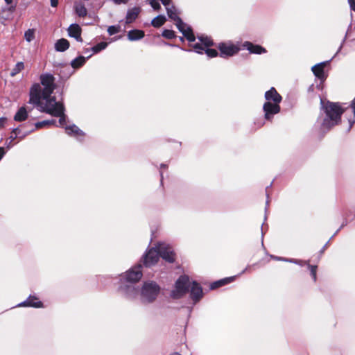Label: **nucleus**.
I'll use <instances>...</instances> for the list:
<instances>
[{
    "label": "nucleus",
    "instance_id": "f257e3e1",
    "mask_svg": "<svg viewBox=\"0 0 355 355\" xmlns=\"http://www.w3.org/2000/svg\"><path fill=\"white\" fill-rule=\"evenodd\" d=\"M40 79L43 89L39 83H35L31 87L29 94L28 103L34 105L37 109L48 105L53 99L56 101L55 97L51 96L55 89V77L51 73H45L40 75Z\"/></svg>",
    "mask_w": 355,
    "mask_h": 355
},
{
    "label": "nucleus",
    "instance_id": "f03ea898",
    "mask_svg": "<svg viewBox=\"0 0 355 355\" xmlns=\"http://www.w3.org/2000/svg\"><path fill=\"white\" fill-rule=\"evenodd\" d=\"M320 114L315 125L318 128L320 132L325 133L340 122L345 109L339 103L331 102L323 98L320 99Z\"/></svg>",
    "mask_w": 355,
    "mask_h": 355
},
{
    "label": "nucleus",
    "instance_id": "7ed1b4c3",
    "mask_svg": "<svg viewBox=\"0 0 355 355\" xmlns=\"http://www.w3.org/2000/svg\"><path fill=\"white\" fill-rule=\"evenodd\" d=\"M41 112L49 114L55 117H59L58 123L64 127L66 124L67 116L65 115V107L62 102L54 101L49 103L48 105H43L41 108L37 109Z\"/></svg>",
    "mask_w": 355,
    "mask_h": 355
},
{
    "label": "nucleus",
    "instance_id": "20e7f679",
    "mask_svg": "<svg viewBox=\"0 0 355 355\" xmlns=\"http://www.w3.org/2000/svg\"><path fill=\"white\" fill-rule=\"evenodd\" d=\"M160 293V286L154 281L148 280L144 282L141 289V300L144 303H153Z\"/></svg>",
    "mask_w": 355,
    "mask_h": 355
},
{
    "label": "nucleus",
    "instance_id": "39448f33",
    "mask_svg": "<svg viewBox=\"0 0 355 355\" xmlns=\"http://www.w3.org/2000/svg\"><path fill=\"white\" fill-rule=\"evenodd\" d=\"M190 282L187 275H181L175 282L171 296L174 299L182 297L189 291Z\"/></svg>",
    "mask_w": 355,
    "mask_h": 355
},
{
    "label": "nucleus",
    "instance_id": "423d86ee",
    "mask_svg": "<svg viewBox=\"0 0 355 355\" xmlns=\"http://www.w3.org/2000/svg\"><path fill=\"white\" fill-rule=\"evenodd\" d=\"M142 266L138 263L130 268L125 272L120 275L121 281H127L129 283L137 284L142 277Z\"/></svg>",
    "mask_w": 355,
    "mask_h": 355
},
{
    "label": "nucleus",
    "instance_id": "0eeeda50",
    "mask_svg": "<svg viewBox=\"0 0 355 355\" xmlns=\"http://www.w3.org/2000/svg\"><path fill=\"white\" fill-rule=\"evenodd\" d=\"M119 293L124 297L128 300L135 298L139 293V288L136 284L129 283L127 281H121L119 279Z\"/></svg>",
    "mask_w": 355,
    "mask_h": 355
},
{
    "label": "nucleus",
    "instance_id": "6e6552de",
    "mask_svg": "<svg viewBox=\"0 0 355 355\" xmlns=\"http://www.w3.org/2000/svg\"><path fill=\"white\" fill-rule=\"evenodd\" d=\"M221 58L232 57L239 53L240 48L231 42H220L218 45Z\"/></svg>",
    "mask_w": 355,
    "mask_h": 355
},
{
    "label": "nucleus",
    "instance_id": "1a4fd4ad",
    "mask_svg": "<svg viewBox=\"0 0 355 355\" xmlns=\"http://www.w3.org/2000/svg\"><path fill=\"white\" fill-rule=\"evenodd\" d=\"M157 246L159 257H162L168 263H173L175 261V254L171 245L166 243H159Z\"/></svg>",
    "mask_w": 355,
    "mask_h": 355
},
{
    "label": "nucleus",
    "instance_id": "9d476101",
    "mask_svg": "<svg viewBox=\"0 0 355 355\" xmlns=\"http://www.w3.org/2000/svg\"><path fill=\"white\" fill-rule=\"evenodd\" d=\"M281 110L279 103H272V102H265L263 105L264 119L266 121H271L274 116L278 114Z\"/></svg>",
    "mask_w": 355,
    "mask_h": 355
},
{
    "label": "nucleus",
    "instance_id": "9b49d317",
    "mask_svg": "<svg viewBox=\"0 0 355 355\" xmlns=\"http://www.w3.org/2000/svg\"><path fill=\"white\" fill-rule=\"evenodd\" d=\"M159 259L158 246L152 248L143 256V263L146 267L154 266Z\"/></svg>",
    "mask_w": 355,
    "mask_h": 355
},
{
    "label": "nucleus",
    "instance_id": "f8f14e48",
    "mask_svg": "<svg viewBox=\"0 0 355 355\" xmlns=\"http://www.w3.org/2000/svg\"><path fill=\"white\" fill-rule=\"evenodd\" d=\"M190 297L196 304L200 301L203 296V291L202 286L196 281L190 284Z\"/></svg>",
    "mask_w": 355,
    "mask_h": 355
},
{
    "label": "nucleus",
    "instance_id": "ddd939ff",
    "mask_svg": "<svg viewBox=\"0 0 355 355\" xmlns=\"http://www.w3.org/2000/svg\"><path fill=\"white\" fill-rule=\"evenodd\" d=\"M17 306L42 308L43 303L39 300L37 296L31 295L26 300L18 304Z\"/></svg>",
    "mask_w": 355,
    "mask_h": 355
},
{
    "label": "nucleus",
    "instance_id": "4468645a",
    "mask_svg": "<svg viewBox=\"0 0 355 355\" xmlns=\"http://www.w3.org/2000/svg\"><path fill=\"white\" fill-rule=\"evenodd\" d=\"M331 60L332 59L327 62H320L311 67V70L313 74L322 82H323L327 78L324 73V68Z\"/></svg>",
    "mask_w": 355,
    "mask_h": 355
},
{
    "label": "nucleus",
    "instance_id": "2eb2a0df",
    "mask_svg": "<svg viewBox=\"0 0 355 355\" xmlns=\"http://www.w3.org/2000/svg\"><path fill=\"white\" fill-rule=\"evenodd\" d=\"M242 47L247 49L250 53L261 55L266 53V49L263 46L254 44L253 43L246 41L242 44Z\"/></svg>",
    "mask_w": 355,
    "mask_h": 355
},
{
    "label": "nucleus",
    "instance_id": "dca6fc26",
    "mask_svg": "<svg viewBox=\"0 0 355 355\" xmlns=\"http://www.w3.org/2000/svg\"><path fill=\"white\" fill-rule=\"evenodd\" d=\"M264 97L266 102H272V103H280L282 101V96L277 92L275 87H271L266 92Z\"/></svg>",
    "mask_w": 355,
    "mask_h": 355
},
{
    "label": "nucleus",
    "instance_id": "f3484780",
    "mask_svg": "<svg viewBox=\"0 0 355 355\" xmlns=\"http://www.w3.org/2000/svg\"><path fill=\"white\" fill-rule=\"evenodd\" d=\"M66 133L71 137H75L80 141H83L84 132L75 124L64 126Z\"/></svg>",
    "mask_w": 355,
    "mask_h": 355
},
{
    "label": "nucleus",
    "instance_id": "a211bd4d",
    "mask_svg": "<svg viewBox=\"0 0 355 355\" xmlns=\"http://www.w3.org/2000/svg\"><path fill=\"white\" fill-rule=\"evenodd\" d=\"M68 35L71 37H73L76 41L82 42L83 39L81 37V28L77 24H72L69 26L67 29Z\"/></svg>",
    "mask_w": 355,
    "mask_h": 355
},
{
    "label": "nucleus",
    "instance_id": "6ab92c4d",
    "mask_svg": "<svg viewBox=\"0 0 355 355\" xmlns=\"http://www.w3.org/2000/svg\"><path fill=\"white\" fill-rule=\"evenodd\" d=\"M140 12V8L138 7H134L130 8L127 11L125 17V23L131 24L136 20Z\"/></svg>",
    "mask_w": 355,
    "mask_h": 355
},
{
    "label": "nucleus",
    "instance_id": "aec40b11",
    "mask_svg": "<svg viewBox=\"0 0 355 355\" xmlns=\"http://www.w3.org/2000/svg\"><path fill=\"white\" fill-rule=\"evenodd\" d=\"M144 36V31L139 29L130 30L127 35L128 39L130 41H137L142 39Z\"/></svg>",
    "mask_w": 355,
    "mask_h": 355
},
{
    "label": "nucleus",
    "instance_id": "412c9836",
    "mask_svg": "<svg viewBox=\"0 0 355 355\" xmlns=\"http://www.w3.org/2000/svg\"><path fill=\"white\" fill-rule=\"evenodd\" d=\"M92 55V54L89 55L87 57L79 55L77 58H76L75 59L72 60L71 61L70 64L72 68H73L75 69H78V68L81 67L82 66H83L85 64L86 60L88 58H89Z\"/></svg>",
    "mask_w": 355,
    "mask_h": 355
},
{
    "label": "nucleus",
    "instance_id": "4be33fe9",
    "mask_svg": "<svg viewBox=\"0 0 355 355\" xmlns=\"http://www.w3.org/2000/svg\"><path fill=\"white\" fill-rule=\"evenodd\" d=\"M236 277V276H232L230 277H225L220 280L216 281L210 285V289L214 290L220 286H223L225 284L231 283L235 279Z\"/></svg>",
    "mask_w": 355,
    "mask_h": 355
},
{
    "label": "nucleus",
    "instance_id": "5701e85b",
    "mask_svg": "<svg viewBox=\"0 0 355 355\" xmlns=\"http://www.w3.org/2000/svg\"><path fill=\"white\" fill-rule=\"evenodd\" d=\"M28 112L25 107H21L14 116V120L17 122H22L27 119Z\"/></svg>",
    "mask_w": 355,
    "mask_h": 355
},
{
    "label": "nucleus",
    "instance_id": "b1692460",
    "mask_svg": "<svg viewBox=\"0 0 355 355\" xmlns=\"http://www.w3.org/2000/svg\"><path fill=\"white\" fill-rule=\"evenodd\" d=\"M69 47V42L67 39L61 38L55 43V49L58 52H64Z\"/></svg>",
    "mask_w": 355,
    "mask_h": 355
},
{
    "label": "nucleus",
    "instance_id": "393cba45",
    "mask_svg": "<svg viewBox=\"0 0 355 355\" xmlns=\"http://www.w3.org/2000/svg\"><path fill=\"white\" fill-rule=\"evenodd\" d=\"M167 15L168 17L176 22H178L179 24L181 23V18L178 16L177 10L175 6H168L166 8Z\"/></svg>",
    "mask_w": 355,
    "mask_h": 355
},
{
    "label": "nucleus",
    "instance_id": "a878e982",
    "mask_svg": "<svg viewBox=\"0 0 355 355\" xmlns=\"http://www.w3.org/2000/svg\"><path fill=\"white\" fill-rule=\"evenodd\" d=\"M74 10L76 14L80 17H84L87 15V10L84 3L79 2L76 3L74 5Z\"/></svg>",
    "mask_w": 355,
    "mask_h": 355
},
{
    "label": "nucleus",
    "instance_id": "bb28decb",
    "mask_svg": "<svg viewBox=\"0 0 355 355\" xmlns=\"http://www.w3.org/2000/svg\"><path fill=\"white\" fill-rule=\"evenodd\" d=\"M53 125L56 127L58 126L57 121L55 119H51V120H44L42 121H38L34 124L35 128H33L35 130V129L42 128L46 125Z\"/></svg>",
    "mask_w": 355,
    "mask_h": 355
},
{
    "label": "nucleus",
    "instance_id": "cd10ccee",
    "mask_svg": "<svg viewBox=\"0 0 355 355\" xmlns=\"http://www.w3.org/2000/svg\"><path fill=\"white\" fill-rule=\"evenodd\" d=\"M166 19L164 15H158L155 17L151 21V24L155 28H159L162 26L166 21Z\"/></svg>",
    "mask_w": 355,
    "mask_h": 355
},
{
    "label": "nucleus",
    "instance_id": "c85d7f7f",
    "mask_svg": "<svg viewBox=\"0 0 355 355\" xmlns=\"http://www.w3.org/2000/svg\"><path fill=\"white\" fill-rule=\"evenodd\" d=\"M107 46V44L106 42H101L90 49H87V51H92V54H95L105 49Z\"/></svg>",
    "mask_w": 355,
    "mask_h": 355
},
{
    "label": "nucleus",
    "instance_id": "c756f323",
    "mask_svg": "<svg viewBox=\"0 0 355 355\" xmlns=\"http://www.w3.org/2000/svg\"><path fill=\"white\" fill-rule=\"evenodd\" d=\"M24 69V64L23 62H18L10 71V76H15Z\"/></svg>",
    "mask_w": 355,
    "mask_h": 355
},
{
    "label": "nucleus",
    "instance_id": "7c9ffc66",
    "mask_svg": "<svg viewBox=\"0 0 355 355\" xmlns=\"http://www.w3.org/2000/svg\"><path fill=\"white\" fill-rule=\"evenodd\" d=\"M184 37L190 42H195L196 37L191 26H187V33H184Z\"/></svg>",
    "mask_w": 355,
    "mask_h": 355
},
{
    "label": "nucleus",
    "instance_id": "2f4dec72",
    "mask_svg": "<svg viewBox=\"0 0 355 355\" xmlns=\"http://www.w3.org/2000/svg\"><path fill=\"white\" fill-rule=\"evenodd\" d=\"M307 267L310 270L313 282H315L317 280V266L310 265L309 263H307Z\"/></svg>",
    "mask_w": 355,
    "mask_h": 355
},
{
    "label": "nucleus",
    "instance_id": "473e14b6",
    "mask_svg": "<svg viewBox=\"0 0 355 355\" xmlns=\"http://www.w3.org/2000/svg\"><path fill=\"white\" fill-rule=\"evenodd\" d=\"M200 42L202 43V44L204 45L205 47H209L213 44V42L211 40L207 37L204 36H198V37Z\"/></svg>",
    "mask_w": 355,
    "mask_h": 355
},
{
    "label": "nucleus",
    "instance_id": "72a5a7b5",
    "mask_svg": "<svg viewBox=\"0 0 355 355\" xmlns=\"http://www.w3.org/2000/svg\"><path fill=\"white\" fill-rule=\"evenodd\" d=\"M162 35L166 39H173L176 37L175 32L169 29H164Z\"/></svg>",
    "mask_w": 355,
    "mask_h": 355
},
{
    "label": "nucleus",
    "instance_id": "f704fd0d",
    "mask_svg": "<svg viewBox=\"0 0 355 355\" xmlns=\"http://www.w3.org/2000/svg\"><path fill=\"white\" fill-rule=\"evenodd\" d=\"M121 30V27L119 25H112L110 26L107 28V33L110 35H113L114 34L118 33Z\"/></svg>",
    "mask_w": 355,
    "mask_h": 355
},
{
    "label": "nucleus",
    "instance_id": "c9c22d12",
    "mask_svg": "<svg viewBox=\"0 0 355 355\" xmlns=\"http://www.w3.org/2000/svg\"><path fill=\"white\" fill-rule=\"evenodd\" d=\"M175 25L179 30L180 32L184 35V33H187V26H189L187 24L184 23L181 19V23L179 24L178 22L175 23Z\"/></svg>",
    "mask_w": 355,
    "mask_h": 355
},
{
    "label": "nucleus",
    "instance_id": "e433bc0d",
    "mask_svg": "<svg viewBox=\"0 0 355 355\" xmlns=\"http://www.w3.org/2000/svg\"><path fill=\"white\" fill-rule=\"evenodd\" d=\"M35 131L34 128H31L26 131H22L20 128L19 129V131H17V137L20 139H23L26 136H28L29 134Z\"/></svg>",
    "mask_w": 355,
    "mask_h": 355
},
{
    "label": "nucleus",
    "instance_id": "4c0bfd02",
    "mask_svg": "<svg viewBox=\"0 0 355 355\" xmlns=\"http://www.w3.org/2000/svg\"><path fill=\"white\" fill-rule=\"evenodd\" d=\"M351 29H352V24H350V25H349V28H348V29H347V32H346L345 36V37H344V39H343V42H342V43H341V44H340V46H339V48H338V49L337 52L336 53V54H335L334 57H335L336 55H337L339 53H340V52H341V50H342V49H343V44H344V43H345V42L346 38H347V37H349V35H350V31H351Z\"/></svg>",
    "mask_w": 355,
    "mask_h": 355
},
{
    "label": "nucleus",
    "instance_id": "58836bf2",
    "mask_svg": "<svg viewBox=\"0 0 355 355\" xmlns=\"http://www.w3.org/2000/svg\"><path fill=\"white\" fill-rule=\"evenodd\" d=\"M203 44L200 43H196L192 46L197 53L202 54L204 51H205V47L202 46Z\"/></svg>",
    "mask_w": 355,
    "mask_h": 355
},
{
    "label": "nucleus",
    "instance_id": "ea45409f",
    "mask_svg": "<svg viewBox=\"0 0 355 355\" xmlns=\"http://www.w3.org/2000/svg\"><path fill=\"white\" fill-rule=\"evenodd\" d=\"M205 53L209 58H215L218 55V53L216 49H209L208 47L205 49Z\"/></svg>",
    "mask_w": 355,
    "mask_h": 355
},
{
    "label": "nucleus",
    "instance_id": "a19ab883",
    "mask_svg": "<svg viewBox=\"0 0 355 355\" xmlns=\"http://www.w3.org/2000/svg\"><path fill=\"white\" fill-rule=\"evenodd\" d=\"M288 262L293 263L299 265L300 266H303L305 265L307 266V263H309V261H303V260L295 259H291V260H288Z\"/></svg>",
    "mask_w": 355,
    "mask_h": 355
},
{
    "label": "nucleus",
    "instance_id": "79ce46f5",
    "mask_svg": "<svg viewBox=\"0 0 355 355\" xmlns=\"http://www.w3.org/2000/svg\"><path fill=\"white\" fill-rule=\"evenodd\" d=\"M24 37L28 42L32 41L34 38L33 30L28 29V31H26L24 33Z\"/></svg>",
    "mask_w": 355,
    "mask_h": 355
},
{
    "label": "nucleus",
    "instance_id": "37998d69",
    "mask_svg": "<svg viewBox=\"0 0 355 355\" xmlns=\"http://www.w3.org/2000/svg\"><path fill=\"white\" fill-rule=\"evenodd\" d=\"M17 138V135H11L9 138H8V141H6V145H7V148H10V147L12 146V142L16 139Z\"/></svg>",
    "mask_w": 355,
    "mask_h": 355
},
{
    "label": "nucleus",
    "instance_id": "c03bdc74",
    "mask_svg": "<svg viewBox=\"0 0 355 355\" xmlns=\"http://www.w3.org/2000/svg\"><path fill=\"white\" fill-rule=\"evenodd\" d=\"M150 5L154 10H159L161 8L159 3L155 0L151 1Z\"/></svg>",
    "mask_w": 355,
    "mask_h": 355
},
{
    "label": "nucleus",
    "instance_id": "a18cd8bd",
    "mask_svg": "<svg viewBox=\"0 0 355 355\" xmlns=\"http://www.w3.org/2000/svg\"><path fill=\"white\" fill-rule=\"evenodd\" d=\"M270 257L275 260H277V261H286V262H288V260H291V259H288V258H283V257H276V256H274V255H271Z\"/></svg>",
    "mask_w": 355,
    "mask_h": 355
},
{
    "label": "nucleus",
    "instance_id": "49530a36",
    "mask_svg": "<svg viewBox=\"0 0 355 355\" xmlns=\"http://www.w3.org/2000/svg\"><path fill=\"white\" fill-rule=\"evenodd\" d=\"M350 9L352 11H355V0H348Z\"/></svg>",
    "mask_w": 355,
    "mask_h": 355
},
{
    "label": "nucleus",
    "instance_id": "de8ad7c7",
    "mask_svg": "<svg viewBox=\"0 0 355 355\" xmlns=\"http://www.w3.org/2000/svg\"><path fill=\"white\" fill-rule=\"evenodd\" d=\"M253 266H254V265H248V266H247V267H246L244 270H242V271L239 274V275H243V274H244V273H245V272H249V271H250V270L251 269V268H252Z\"/></svg>",
    "mask_w": 355,
    "mask_h": 355
},
{
    "label": "nucleus",
    "instance_id": "09e8293b",
    "mask_svg": "<svg viewBox=\"0 0 355 355\" xmlns=\"http://www.w3.org/2000/svg\"><path fill=\"white\" fill-rule=\"evenodd\" d=\"M350 107L352 110L353 114L355 115V98L351 101Z\"/></svg>",
    "mask_w": 355,
    "mask_h": 355
},
{
    "label": "nucleus",
    "instance_id": "8fccbe9b",
    "mask_svg": "<svg viewBox=\"0 0 355 355\" xmlns=\"http://www.w3.org/2000/svg\"><path fill=\"white\" fill-rule=\"evenodd\" d=\"M115 4L119 5L121 3H127L128 0H112Z\"/></svg>",
    "mask_w": 355,
    "mask_h": 355
},
{
    "label": "nucleus",
    "instance_id": "3c124183",
    "mask_svg": "<svg viewBox=\"0 0 355 355\" xmlns=\"http://www.w3.org/2000/svg\"><path fill=\"white\" fill-rule=\"evenodd\" d=\"M270 187H271V184L266 188V197H267V200H266V210L267 209V206H268V205H269V195L268 193V189Z\"/></svg>",
    "mask_w": 355,
    "mask_h": 355
},
{
    "label": "nucleus",
    "instance_id": "603ef678",
    "mask_svg": "<svg viewBox=\"0 0 355 355\" xmlns=\"http://www.w3.org/2000/svg\"><path fill=\"white\" fill-rule=\"evenodd\" d=\"M166 7L169 6L170 3H171V0H159Z\"/></svg>",
    "mask_w": 355,
    "mask_h": 355
},
{
    "label": "nucleus",
    "instance_id": "864d4df0",
    "mask_svg": "<svg viewBox=\"0 0 355 355\" xmlns=\"http://www.w3.org/2000/svg\"><path fill=\"white\" fill-rule=\"evenodd\" d=\"M7 119L6 117L0 118V127H3Z\"/></svg>",
    "mask_w": 355,
    "mask_h": 355
},
{
    "label": "nucleus",
    "instance_id": "5fc2aeb1",
    "mask_svg": "<svg viewBox=\"0 0 355 355\" xmlns=\"http://www.w3.org/2000/svg\"><path fill=\"white\" fill-rule=\"evenodd\" d=\"M6 154V151L3 147H0V160L3 158L4 155Z\"/></svg>",
    "mask_w": 355,
    "mask_h": 355
},
{
    "label": "nucleus",
    "instance_id": "6e6d98bb",
    "mask_svg": "<svg viewBox=\"0 0 355 355\" xmlns=\"http://www.w3.org/2000/svg\"><path fill=\"white\" fill-rule=\"evenodd\" d=\"M58 4V0H51V6L53 8L57 7Z\"/></svg>",
    "mask_w": 355,
    "mask_h": 355
},
{
    "label": "nucleus",
    "instance_id": "4d7b16f0",
    "mask_svg": "<svg viewBox=\"0 0 355 355\" xmlns=\"http://www.w3.org/2000/svg\"><path fill=\"white\" fill-rule=\"evenodd\" d=\"M329 243V241H328L326 243V244H325V245L322 248V249L320 250V253L321 254L324 252V250H325L326 248L327 247V245H328Z\"/></svg>",
    "mask_w": 355,
    "mask_h": 355
},
{
    "label": "nucleus",
    "instance_id": "13d9d810",
    "mask_svg": "<svg viewBox=\"0 0 355 355\" xmlns=\"http://www.w3.org/2000/svg\"><path fill=\"white\" fill-rule=\"evenodd\" d=\"M19 127L13 128L11 135L17 136V131H19Z\"/></svg>",
    "mask_w": 355,
    "mask_h": 355
},
{
    "label": "nucleus",
    "instance_id": "bf43d9fd",
    "mask_svg": "<svg viewBox=\"0 0 355 355\" xmlns=\"http://www.w3.org/2000/svg\"><path fill=\"white\" fill-rule=\"evenodd\" d=\"M263 224H262L261 227V245H263V236H264V232H263Z\"/></svg>",
    "mask_w": 355,
    "mask_h": 355
},
{
    "label": "nucleus",
    "instance_id": "052dcab7",
    "mask_svg": "<svg viewBox=\"0 0 355 355\" xmlns=\"http://www.w3.org/2000/svg\"><path fill=\"white\" fill-rule=\"evenodd\" d=\"M160 168H167V165L165 164H160Z\"/></svg>",
    "mask_w": 355,
    "mask_h": 355
},
{
    "label": "nucleus",
    "instance_id": "680f3d73",
    "mask_svg": "<svg viewBox=\"0 0 355 355\" xmlns=\"http://www.w3.org/2000/svg\"><path fill=\"white\" fill-rule=\"evenodd\" d=\"M6 1V3L9 5V4H11L12 2V0H4Z\"/></svg>",
    "mask_w": 355,
    "mask_h": 355
},
{
    "label": "nucleus",
    "instance_id": "e2e57ef3",
    "mask_svg": "<svg viewBox=\"0 0 355 355\" xmlns=\"http://www.w3.org/2000/svg\"><path fill=\"white\" fill-rule=\"evenodd\" d=\"M349 129H350V128L352 127V125H353L354 121H349Z\"/></svg>",
    "mask_w": 355,
    "mask_h": 355
},
{
    "label": "nucleus",
    "instance_id": "0e129e2a",
    "mask_svg": "<svg viewBox=\"0 0 355 355\" xmlns=\"http://www.w3.org/2000/svg\"><path fill=\"white\" fill-rule=\"evenodd\" d=\"M160 176H161V183H162V180H163V173L162 172H160Z\"/></svg>",
    "mask_w": 355,
    "mask_h": 355
},
{
    "label": "nucleus",
    "instance_id": "69168bd1",
    "mask_svg": "<svg viewBox=\"0 0 355 355\" xmlns=\"http://www.w3.org/2000/svg\"><path fill=\"white\" fill-rule=\"evenodd\" d=\"M170 355H182L181 354L178 353V352H174Z\"/></svg>",
    "mask_w": 355,
    "mask_h": 355
},
{
    "label": "nucleus",
    "instance_id": "338daca9",
    "mask_svg": "<svg viewBox=\"0 0 355 355\" xmlns=\"http://www.w3.org/2000/svg\"><path fill=\"white\" fill-rule=\"evenodd\" d=\"M180 40L181 42H184V37H180Z\"/></svg>",
    "mask_w": 355,
    "mask_h": 355
},
{
    "label": "nucleus",
    "instance_id": "774afa93",
    "mask_svg": "<svg viewBox=\"0 0 355 355\" xmlns=\"http://www.w3.org/2000/svg\"><path fill=\"white\" fill-rule=\"evenodd\" d=\"M263 125V123H261L259 125V127H261Z\"/></svg>",
    "mask_w": 355,
    "mask_h": 355
}]
</instances>
